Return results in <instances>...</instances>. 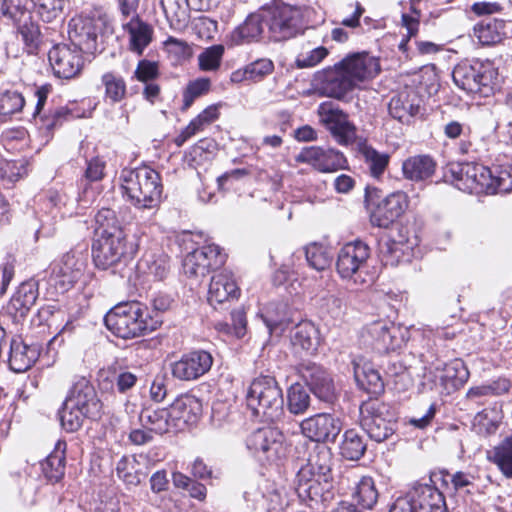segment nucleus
<instances>
[{
	"mask_svg": "<svg viewBox=\"0 0 512 512\" xmlns=\"http://www.w3.org/2000/svg\"><path fill=\"white\" fill-rule=\"evenodd\" d=\"M226 254L215 244L196 248L186 255L183 260V271L189 277H204L210 271L224 265Z\"/></svg>",
	"mask_w": 512,
	"mask_h": 512,
	"instance_id": "nucleus-13",
	"label": "nucleus"
},
{
	"mask_svg": "<svg viewBox=\"0 0 512 512\" xmlns=\"http://www.w3.org/2000/svg\"><path fill=\"white\" fill-rule=\"evenodd\" d=\"M83 51L68 44H57L48 53L54 74L59 78L70 79L79 74L83 66Z\"/></svg>",
	"mask_w": 512,
	"mask_h": 512,
	"instance_id": "nucleus-18",
	"label": "nucleus"
},
{
	"mask_svg": "<svg viewBox=\"0 0 512 512\" xmlns=\"http://www.w3.org/2000/svg\"><path fill=\"white\" fill-rule=\"evenodd\" d=\"M370 248L360 240L346 243L338 252L336 269L343 279L353 280L354 283H364L362 273L367 268Z\"/></svg>",
	"mask_w": 512,
	"mask_h": 512,
	"instance_id": "nucleus-11",
	"label": "nucleus"
},
{
	"mask_svg": "<svg viewBox=\"0 0 512 512\" xmlns=\"http://www.w3.org/2000/svg\"><path fill=\"white\" fill-rule=\"evenodd\" d=\"M362 154L371 176L379 179L388 167L390 156L387 153H380L370 146L363 147Z\"/></svg>",
	"mask_w": 512,
	"mask_h": 512,
	"instance_id": "nucleus-54",
	"label": "nucleus"
},
{
	"mask_svg": "<svg viewBox=\"0 0 512 512\" xmlns=\"http://www.w3.org/2000/svg\"><path fill=\"white\" fill-rule=\"evenodd\" d=\"M84 263L74 253L68 252L61 260L51 266L50 285L55 286L61 293L68 291L82 275Z\"/></svg>",
	"mask_w": 512,
	"mask_h": 512,
	"instance_id": "nucleus-20",
	"label": "nucleus"
},
{
	"mask_svg": "<svg viewBox=\"0 0 512 512\" xmlns=\"http://www.w3.org/2000/svg\"><path fill=\"white\" fill-rule=\"evenodd\" d=\"M240 294L233 274L228 271H222L212 276L209 290L208 302L212 306L222 304L230 299H237Z\"/></svg>",
	"mask_w": 512,
	"mask_h": 512,
	"instance_id": "nucleus-27",
	"label": "nucleus"
},
{
	"mask_svg": "<svg viewBox=\"0 0 512 512\" xmlns=\"http://www.w3.org/2000/svg\"><path fill=\"white\" fill-rule=\"evenodd\" d=\"M121 179L128 200L136 208L153 209L160 204L163 186L159 173L154 169L143 166L123 170Z\"/></svg>",
	"mask_w": 512,
	"mask_h": 512,
	"instance_id": "nucleus-3",
	"label": "nucleus"
},
{
	"mask_svg": "<svg viewBox=\"0 0 512 512\" xmlns=\"http://www.w3.org/2000/svg\"><path fill=\"white\" fill-rule=\"evenodd\" d=\"M436 162L429 155H415L407 158L402 164V172L406 179L420 182L432 177Z\"/></svg>",
	"mask_w": 512,
	"mask_h": 512,
	"instance_id": "nucleus-33",
	"label": "nucleus"
},
{
	"mask_svg": "<svg viewBox=\"0 0 512 512\" xmlns=\"http://www.w3.org/2000/svg\"><path fill=\"white\" fill-rule=\"evenodd\" d=\"M158 73L157 62L141 60L138 63L135 75L140 83L144 96H157L160 93L159 86L153 82L158 76Z\"/></svg>",
	"mask_w": 512,
	"mask_h": 512,
	"instance_id": "nucleus-43",
	"label": "nucleus"
},
{
	"mask_svg": "<svg viewBox=\"0 0 512 512\" xmlns=\"http://www.w3.org/2000/svg\"><path fill=\"white\" fill-rule=\"evenodd\" d=\"M165 51L176 61L186 59L191 54L188 43L184 40L169 36L163 43Z\"/></svg>",
	"mask_w": 512,
	"mask_h": 512,
	"instance_id": "nucleus-61",
	"label": "nucleus"
},
{
	"mask_svg": "<svg viewBox=\"0 0 512 512\" xmlns=\"http://www.w3.org/2000/svg\"><path fill=\"white\" fill-rule=\"evenodd\" d=\"M49 203L62 218L72 216L74 213V200L64 192H50Z\"/></svg>",
	"mask_w": 512,
	"mask_h": 512,
	"instance_id": "nucleus-58",
	"label": "nucleus"
},
{
	"mask_svg": "<svg viewBox=\"0 0 512 512\" xmlns=\"http://www.w3.org/2000/svg\"><path fill=\"white\" fill-rule=\"evenodd\" d=\"M320 122L330 131L340 145H350L355 141L356 128L349 121L348 115L331 102L319 106Z\"/></svg>",
	"mask_w": 512,
	"mask_h": 512,
	"instance_id": "nucleus-15",
	"label": "nucleus"
},
{
	"mask_svg": "<svg viewBox=\"0 0 512 512\" xmlns=\"http://www.w3.org/2000/svg\"><path fill=\"white\" fill-rule=\"evenodd\" d=\"M171 413L166 408L153 409L144 408L139 416L143 427L151 432L163 434L168 432L170 427Z\"/></svg>",
	"mask_w": 512,
	"mask_h": 512,
	"instance_id": "nucleus-42",
	"label": "nucleus"
},
{
	"mask_svg": "<svg viewBox=\"0 0 512 512\" xmlns=\"http://www.w3.org/2000/svg\"><path fill=\"white\" fill-rule=\"evenodd\" d=\"M107 329L116 337L133 339L144 336L158 327L144 304L138 301L124 302L114 306L104 317Z\"/></svg>",
	"mask_w": 512,
	"mask_h": 512,
	"instance_id": "nucleus-2",
	"label": "nucleus"
},
{
	"mask_svg": "<svg viewBox=\"0 0 512 512\" xmlns=\"http://www.w3.org/2000/svg\"><path fill=\"white\" fill-rule=\"evenodd\" d=\"M354 378L358 387L368 394L379 395L384 391L383 380L369 363L353 362Z\"/></svg>",
	"mask_w": 512,
	"mask_h": 512,
	"instance_id": "nucleus-36",
	"label": "nucleus"
},
{
	"mask_svg": "<svg viewBox=\"0 0 512 512\" xmlns=\"http://www.w3.org/2000/svg\"><path fill=\"white\" fill-rule=\"evenodd\" d=\"M291 342L307 352L316 351L319 345L318 329L310 321H301L293 329Z\"/></svg>",
	"mask_w": 512,
	"mask_h": 512,
	"instance_id": "nucleus-41",
	"label": "nucleus"
},
{
	"mask_svg": "<svg viewBox=\"0 0 512 512\" xmlns=\"http://www.w3.org/2000/svg\"><path fill=\"white\" fill-rule=\"evenodd\" d=\"M296 160L307 163L320 172H334L346 165L343 153L332 149H324L318 146L306 147L297 155Z\"/></svg>",
	"mask_w": 512,
	"mask_h": 512,
	"instance_id": "nucleus-21",
	"label": "nucleus"
},
{
	"mask_svg": "<svg viewBox=\"0 0 512 512\" xmlns=\"http://www.w3.org/2000/svg\"><path fill=\"white\" fill-rule=\"evenodd\" d=\"M407 207V195L402 191L393 192L375 205L370 221L373 226L388 228L404 214Z\"/></svg>",
	"mask_w": 512,
	"mask_h": 512,
	"instance_id": "nucleus-19",
	"label": "nucleus"
},
{
	"mask_svg": "<svg viewBox=\"0 0 512 512\" xmlns=\"http://www.w3.org/2000/svg\"><path fill=\"white\" fill-rule=\"evenodd\" d=\"M353 499L362 509L371 510L377 503L378 491L371 477H362L357 483Z\"/></svg>",
	"mask_w": 512,
	"mask_h": 512,
	"instance_id": "nucleus-48",
	"label": "nucleus"
},
{
	"mask_svg": "<svg viewBox=\"0 0 512 512\" xmlns=\"http://www.w3.org/2000/svg\"><path fill=\"white\" fill-rule=\"evenodd\" d=\"M59 418L61 426L67 432H75L80 429L84 419L89 418V416L88 414H84L82 410L69 408L65 400L62 409L59 411Z\"/></svg>",
	"mask_w": 512,
	"mask_h": 512,
	"instance_id": "nucleus-56",
	"label": "nucleus"
},
{
	"mask_svg": "<svg viewBox=\"0 0 512 512\" xmlns=\"http://www.w3.org/2000/svg\"><path fill=\"white\" fill-rule=\"evenodd\" d=\"M150 461V456L144 453L122 456L116 465L117 475L126 485L138 486L148 473Z\"/></svg>",
	"mask_w": 512,
	"mask_h": 512,
	"instance_id": "nucleus-25",
	"label": "nucleus"
},
{
	"mask_svg": "<svg viewBox=\"0 0 512 512\" xmlns=\"http://www.w3.org/2000/svg\"><path fill=\"white\" fill-rule=\"evenodd\" d=\"M310 402V395L303 385L295 383L287 390V409L291 414H304L310 407Z\"/></svg>",
	"mask_w": 512,
	"mask_h": 512,
	"instance_id": "nucleus-49",
	"label": "nucleus"
},
{
	"mask_svg": "<svg viewBox=\"0 0 512 512\" xmlns=\"http://www.w3.org/2000/svg\"><path fill=\"white\" fill-rule=\"evenodd\" d=\"M246 447L260 462L279 464L289 453V444L284 433L277 427H262L246 438Z\"/></svg>",
	"mask_w": 512,
	"mask_h": 512,
	"instance_id": "nucleus-6",
	"label": "nucleus"
},
{
	"mask_svg": "<svg viewBox=\"0 0 512 512\" xmlns=\"http://www.w3.org/2000/svg\"><path fill=\"white\" fill-rule=\"evenodd\" d=\"M225 47L222 44L212 45L203 49L198 55V67L203 72H217L222 64Z\"/></svg>",
	"mask_w": 512,
	"mask_h": 512,
	"instance_id": "nucleus-52",
	"label": "nucleus"
},
{
	"mask_svg": "<svg viewBox=\"0 0 512 512\" xmlns=\"http://www.w3.org/2000/svg\"><path fill=\"white\" fill-rule=\"evenodd\" d=\"M17 37L23 43V50L28 54H36L42 43L40 26L33 20L32 15L25 14L24 19L14 23Z\"/></svg>",
	"mask_w": 512,
	"mask_h": 512,
	"instance_id": "nucleus-34",
	"label": "nucleus"
},
{
	"mask_svg": "<svg viewBox=\"0 0 512 512\" xmlns=\"http://www.w3.org/2000/svg\"><path fill=\"white\" fill-rule=\"evenodd\" d=\"M304 250L307 263L311 268L317 271H324L330 267L332 256L324 245L311 243Z\"/></svg>",
	"mask_w": 512,
	"mask_h": 512,
	"instance_id": "nucleus-53",
	"label": "nucleus"
},
{
	"mask_svg": "<svg viewBox=\"0 0 512 512\" xmlns=\"http://www.w3.org/2000/svg\"><path fill=\"white\" fill-rule=\"evenodd\" d=\"M416 512H447L442 492L431 484H416L406 493Z\"/></svg>",
	"mask_w": 512,
	"mask_h": 512,
	"instance_id": "nucleus-23",
	"label": "nucleus"
},
{
	"mask_svg": "<svg viewBox=\"0 0 512 512\" xmlns=\"http://www.w3.org/2000/svg\"><path fill=\"white\" fill-rule=\"evenodd\" d=\"M39 357L36 346L27 345L19 338H13L10 342L9 367L16 373H23L30 369Z\"/></svg>",
	"mask_w": 512,
	"mask_h": 512,
	"instance_id": "nucleus-30",
	"label": "nucleus"
},
{
	"mask_svg": "<svg viewBox=\"0 0 512 512\" xmlns=\"http://www.w3.org/2000/svg\"><path fill=\"white\" fill-rule=\"evenodd\" d=\"M266 27L274 41H284L302 32L300 11L290 5L274 6L265 10Z\"/></svg>",
	"mask_w": 512,
	"mask_h": 512,
	"instance_id": "nucleus-9",
	"label": "nucleus"
},
{
	"mask_svg": "<svg viewBox=\"0 0 512 512\" xmlns=\"http://www.w3.org/2000/svg\"><path fill=\"white\" fill-rule=\"evenodd\" d=\"M67 406L82 410L89 418L101 415L102 403L92 383L86 377H76L66 396Z\"/></svg>",
	"mask_w": 512,
	"mask_h": 512,
	"instance_id": "nucleus-17",
	"label": "nucleus"
},
{
	"mask_svg": "<svg viewBox=\"0 0 512 512\" xmlns=\"http://www.w3.org/2000/svg\"><path fill=\"white\" fill-rule=\"evenodd\" d=\"M455 186L464 192L478 193L487 192H509L512 190V183H507L509 173L503 170L497 177L492 171L482 165L471 163H459L450 168Z\"/></svg>",
	"mask_w": 512,
	"mask_h": 512,
	"instance_id": "nucleus-5",
	"label": "nucleus"
},
{
	"mask_svg": "<svg viewBox=\"0 0 512 512\" xmlns=\"http://www.w3.org/2000/svg\"><path fill=\"white\" fill-rule=\"evenodd\" d=\"M122 27L129 36V49L137 55H142L153 39L152 26L141 20L139 16H133L129 21H123Z\"/></svg>",
	"mask_w": 512,
	"mask_h": 512,
	"instance_id": "nucleus-31",
	"label": "nucleus"
},
{
	"mask_svg": "<svg viewBox=\"0 0 512 512\" xmlns=\"http://www.w3.org/2000/svg\"><path fill=\"white\" fill-rule=\"evenodd\" d=\"M213 364L212 355L205 350L184 353L170 364L172 376L180 381H194L205 375Z\"/></svg>",
	"mask_w": 512,
	"mask_h": 512,
	"instance_id": "nucleus-16",
	"label": "nucleus"
},
{
	"mask_svg": "<svg viewBox=\"0 0 512 512\" xmlns=\"http://www.w3.org/2000/svg\"><path fill=\"white\" fill-rule=\"evenodd\" d=\"M68 36L72 46L86 53L94 52L97 48V21L82 15L72 18L68 24Z\"/></svg>",
	"mask_w": 512,
	"mask_h": 512,
	"instance_id": "nucleus-22",
	"label": "nucleus"
},
{
	"mask_svg": "<svg viewBox=\"0 0 512 512\" xmlns=\"http://www.w3.org/2000/svg\"><path fill=\"white\" fill-rule=\"evenodd\" d=\"M410 98H391L388 104L390 115L400 122H408L411 117L420 113L421 106Z\"/></svg>",
	"mask_w": 512,
	"mask_h": 512,
	"instance_id": "nucleus-50",
	"label": "nucleus"
},
{
	"mask_svg": "<svg viewBox=\"0 0 512 512\" xmlns=\"http://www.w3.org/2000/svg\"><path fill=\"white\" fill-rule=\"evenodd\" d=\"M106 162L96 156L86 161V168L79 181L78 201L84 206L95 201L98 191L93 187L105 177Z\"/></svg>",
	"mask_w": 512,
	"mask_h": 512,
	"instance_id": "nucleus-24",
	"label": "nucleus"
},
{
	"mask_svg": "<svg viewBox=\"0 0 512 512\" xmlns=\"http://www.w3.org/2000/svg\"><path fill=\"white\" fill-rule=\"evenodd\" d=\"M367 444L362 435L354 429L345 431L340 444V454L347 460L357 461L365 453Z\"/></svg>",
	"mask_w": 512,
	"mask_h": 512,
	"instance_id": "nucleus-45",
	"label": "nucleus"
},
{
	"mask_svg": "<svg viewBox=\"0 0 512 512\" xmlns=\"http://www.w3.org/2000/svg\"><path fill=\"white\" fill-rule=\"evenodd\" d=\"M219 105H211L195 117L175 138L174 142L181 147L189 138L203 131L219 117Z\"/></svg>",
	"mask_w": 512,
	"mask_h": 512,
	"instance_id": "nucleus-38",
	"label": "nucleus"
},
{
	"mask_svg": "<svg viewBox=\"0 0 512 512\" xmlns=\"http://www.w3.org/2000/svg\"><path fill=\"white\" fill-rule=\"evenodd\" d=\"M133 253L134 246L128 243L126 235L99 236L92 243L93 262L102 270L125 262Z\"/></svg>",
	"mask_w": 512,
	"mask_h": 512,
	"instance_id": "nucleus-8",
	"label": "nucleus"
},
{
	"mask_svg": "<svg viewBox=\"0 0 512 512\" xmlns=\"http://www.w3.org/2000/svg\"><path fill=\"white\" fill-rule=\"evenodd\" d=\"M169 412L171 417L187 424L195 421L197 415L201 412V403L195 396L184 394L174 400Z\"/></svg>",
	"mask_w": 512,
	"mask_h": 512,
	"instance_id": "nucleus-40",
	"label": "nucleus"
},
{
	"mask_svg": "<svg viewBox=\"0 0 512 512\" xmlns=\"http://www.w3.org/2000/svg\"><path fill=\"white\" fill-rule=\"evenodd\" d=\"M381 72L380 58L362 51L348 54L326 76L320 96H344L376 78Z\"/></svg>",
	"mask_w": 512,
	"mask_h": 512,
	"instance_id": "nucleus-1",
	"label": "nucleus"
},
{
	"mask_svg": "<svg viewBox=\"0 0 512 512\" xmlns=\"http://www.w3.org/2000/svg\"><path fill=\"white\" fill-rule=\"evenodd\" d=\"M333 454L331 449L324 444H315L307 458V469L312 476L322 478L328 485L332 480Z\"/></svg>",
	"mask_w": 512,
	"mask_h": 512,
	"instance_id": "nucleus-29",
	"label": "nucleus"
},
{
	"mask_svg": "<svg viewBox=\"0 0 512 512\" xmlns=\"http://www.w3.org/2000/svg\"><path fill=\"white\" fill-rule=\"evenodd\" d=\"M488 459L498 467L507 479H512V434L493 448Z\"/></svg>",
	"mask_w": 512,
	"mask_h": 512,
	"instance_id": "nucleus-44",
	"label": "nucleus"
},
{
	"mask_svg": "<svg viewBox=\"0 0 512 512\" xmlns=\"http://www.w3.org/2000/svg\"><path fill=\"white\" fill-rule=\"evenodd\" d=\"M451 482L457 491H464L468 494H473L478 491V487L475 484L477 477L471 473L458 471L451 475Z\"/></svg>",
	"mask_w": 512,
	"mask_h": 512,
	"instance_id": "nucleus-62",
	"label": "nucleus"
},
{
	"mask_svg": "<svg viewBox=\"0 0 512 512\" xmlns=\"http://www.w3.org/2000/svg\"><path fill=\"white\" fill-rule=\"evenodd\" d=\"M297 484L295 490L303 501L324 502L329 499L330 492L322 486V478L313 476L305 479V469H302L297 476Z\"/></svg>",
	"mask_w": 512,
	"mask_h": 512,
	"instance_id": "nucleus-35",
	"label": "nucleus"
},
{
	"mask_svg": "<svg viewBox=\"0 0 512 512\" xmlns=\"http://www.w3.org/2000/svg\"><path fill=\"white\" fill-rule=\"evenodd\" d=\"M162 11L171 29L183 31L189 23L187 0H160Z\"/></svg>",
	"mask_w": 512,
	"mask_h": 512,
	"instance_id": "nucleus-37",
	"label": "nucleus"
},
{
	"mask_svg": "<svg viewBox=\"0 0 512 512\" xmlns=\"http://www.w3.org/2000/svg\"><path fill=\"white\" fill-rule=\"evenodd\" d=\"M95 237L126 235L114 210L102 208L95 215Z\"/></svg>",
	"mask_w": 512,
	"mask_h": 512,
	"instance_id": "nucleus-46",
	"label": "nucleus"
},
{
	"mask_svg": "<svg viewBox=\"0 0 512 512\" xmlns=\"http://www.w3.org/2000/svg\"><path fill=\"white\" fill-rule=\"evenodd\" d=\"M508 34V22L498 18L482 20L474 27V37L484 46L500 43Z\"/></svg>",
	"mask_w": 512,
	"mask_h": 512,
	"instance_id": "nucleus-32",
	"label": "nucleus"
},
{
	"mask_svg": "<svg viewBox=\"0 0 512 512\" xmlns=\"http://www.w3.org/2000/svg\"><path fill=\"white\" fill-rule=\"evenodd\" d=\"M143 264L146 265L148 274L156 280H162L168 274V262L165 257H146Z\"/></svg>",
	"mask_w": 512,
	"mask_h": 512,
	"instance_id": "nucleus-63",
	"label": "nucleus"
},
{
	"mask_svg": "<svg viewBox=\"0 0 512 512\" xmlns=\"http://www.w3.org/2000/svg\"><path fill=\"white\" fill-rule=\"evenodd\" d=\"M361 342L375 352L384 354L401 348L405 339L399 327L391 322L378 320L363 329Z\"/></svg>",
	"mask_w": 512,
	"mask_h": 512,
	"instance_id": "nucleus-10",
	"label": "nucleus"
},
{
	"mask_svg": "<svg viewBox=\"0 0 512 512\" xmlns=\"http://www.w3.org/2000/svg\"><path fill=\"white\" fill-rule=\"evenodd\" d=\"M274 69V64L269 59H258L247 65L243 71L232 73L231 80L233 82L245 80H259L270 74Z\"/></svg>",
	"mask_w": 512,
	"mask_h": 512,
	"instance_id": "nucleus-51",
	"label": "nucleus"
},
{
	"mask_svg": "<svg viewBox=\"0 0 512 512\" xmlns=\"http://www.w3.org/2000/svg\"><path fill=\"white\" fill-rule=\"evenodd\" d=\"M265 28L267 27L264 10L262 13L250 14L235 33L241 40L251 42L257 40L263 34Z\"/></svg>",
	"mask_w": 512,
	"mask_h": 512,
	"instance_id": "nucleus-47",
	"label": "nucleus"
},
{
	"mask_svg": "<svg viewBox=\"0 0 512 512\" xmlns=\"http://www.w3.org/2000/svg\"><path fill=\"white\" fill-rule=\"evenodd\" d=\"M33 0H0V11L4 16L9 17L14 23L24 15H32L30 8Z\"/></svg>",
	"mask_w": 512,
	"mask_h": 512,
	"instance_id": "nucleus-55",
	"label": "nucleus"
},
{
	"mask_svg": "<svg viewBox=\"0 0 512 512\" xmlns=\"http://www.w3.org/2000/svg\"><path fill=\"white\" fill-rule=\"evenodd\" d=\"M304 437L316 444L334 443L342 430L341 420L330 413H317L300 423Z\"/></svg>",
	"mask_w": 512,
	"mask_h": 512,
	"instance_id": "nucleus-14",
	"label": "nucleus"
},
{
	"mask_svg": "<svg viewBox=\"0 0 512 512\" xmlns=\"http://www.w3.org/2000/svg\"><path fill=\"white\" fill-rule=\"evenodd\" d=\"M328 49L319 46L310 51L300 53L296 60L295 64L298 68H312L318 65L323 59H325L328 55Z\"/></svg>",
	"mask_w": 512,
	"mask_h": 512,
	"instance_id": "nucleus-59",
	"label": "nucleus"
},
{
	"mask_svg": "<svg viewBox=\"0 0 512 512\" xmlns=\"http://www.w3.org/2000/svg\"><path fill=\"white\" fill-rule=\"evenodd\" d=\"M380 254L384 265L395 266L403 256V244L394 240H387L380 244Z\"/></svg>",
	"mask_w": 512,
	"mask_h": 512,
	"instance_id": "nucleus-57",
	"label": "nucleus"
},
{
	"mask_svg": "<svg viewBox=\"0 0 512 512\" xmlns=\"http://www.w3.org/2000/svg\"><path fill=\"white\" fill-rule=\"evenodd\" d=\"M483 65L479 61H462L452 72L454 83L466 93H477L483 85Z\"/></svg>",
	"mask_w": 512,
	"mask_h": 512,
	"instance_id": "nucleus-26",
	"label": "nucleus"
},
{
	"mask_svg": "<svg viewBox=\"0 0 512 512\" xmlns=\"http://www.w3.org/2000/svg\"><path fill=\"white\" fill-rule=\"evenodd\" d=\"M38 295V284L36 281L28 280L19 285L8 304V310L13 314L15 320L19 321L26 317L30 309L35 305Z\"/></svg>",
	"mask_w": 512,
	"mask_h": 512,
	"instance_id": "nucleus-28",
	"label": "nucleus"
},
{
	"mask_svg": "<svg viewBox=\"0 0 512 512\" xmlns=\"http://www.w3.org/2000/svg\"><path fill=\"white\" fill-rule=\"evenodd\" d=\"M65 447L64 442H58L56 448L41 462L44 477L50 483L59 482L65 474Z\"/></svg>",
	"mask_w": 512,
	"mask_h": 512,
	"instance_id": "nucleus-39",
	"label": "nucleus"
},
{
	"mask_svg": "<svg viewBox=\"0 0 512 512\" xmlns=\"http://www.w3.org/2000/svg\"><path fill=\"white\" fill-rule=\"evenodd\" d=\"M360 425L369 438L378 443L393 436L397 429L394 413L387 404L378 400L362 403Z\"/></svg>",
	"mask_w": 512,
	"mask_h": 512,
	"instance_id": "nucleus-7",
	"label": "nucleus"
},
{
	"mask_svg": "<svg viewBox=\"0 0 512 512\" xmlns=\"http://www.w3.org/2000/svg\"><path fill=\"white\" fill-rule=\"evenodd\" d=\"M102 83L106 89V96H124L126 87L120 76L106 73L102 76Z\"/></svg>",
	"mask_w": 512,
	"mask_h": 512,
	"instance_id": "nucleus-64",
	"label": "nucleus"
},
{
	"mask_svg": "<svg viewBox=\"0 0 512 512\" xmlns=\"http://www.w3.org/2000/svg\"><path fill=\"white\" fill-rule=\"evenodd\" d=\"M246 401L247 407L261 421H278L284 413L282 389L269 375H261L251 382Z\"/></svg>",
	"mask_w": 512,
	"mask_h": 512,
	"instance_id": "nucleus-4",
	"label": "nucleus"
},
{
	"mask_svg": "<svg viewBox=\"0 0 512 512\" xmlns=\"http://www.w3.org/2000/svg\"><path fill=\"white\" fill-rule=\"evenodd\" d=\"M296 370L309 390L320 401L327 403L335 401L336 389L333 379L323 366L309 360H304L297 365Z\"/></svg>",
	"mask_w": 512,
	"mask_h": 512,
	"instance_id": "nucleus-12",
	"label": "nucleus"
},
{
	"mask_svg": "<svg viewBox=\"0 0 512 512\" xmlns=\"http://www.w3.org/2000/svg\"><path fill=\"white\" fill-rule=\"evenodd\" d=\"M35 6L42 20L50 22L61 13L64 0H36Z\"/></svg>",
	"mask_w": 512,
	"mask_h": 512,
	"instance_id": "nucleus-60",
	"label": "nucleus"
}]
</instances>
